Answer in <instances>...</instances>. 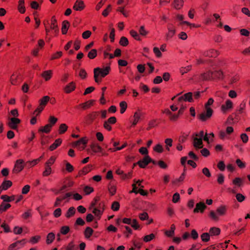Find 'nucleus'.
Wrapping results in <instances>:
<instances>
[{
	"label": "nucleus",
	"mask_w": 250,
	"mask_h": 250,
	"mask_svg": "<svg viewBox=\"0 0 250 250\" xmlns=\"http://www.w3.org/2000/svg\"><path fill=\"white\" fill-rule=\"evenodd\" d=\"M193 137V145L196 150L202 148L203 147V140L208 142L209 141L208 134L206 133L204 135V132L203 130L200 131L199 133H195Z\"/></svg>",
	"instance_id": "obj_1"
},
{
	"label": "nucleus",
	"mask_w": 250,
	"mask_h": 250,
	"mask_svg": "<svg viewBox=\"0 0 250 250\" xmlns=\"http://www.w3.org/2000/svg\"><path fill=\"white\" fill-rule=\"evenodd\" d=\"M214 100L212 98L208 99L207 103L205 104L206 111L199 115V118L202 121H205L208 119L210 118L213 113V110L209 106L212 104Z\"/></svg>",
	"instance_id": "obj_2"
},
{
	"label": "nucleus",
	"mask_w": 250,
	"mask_h": 250,
	"mask_svg": "<svg viewBox=\"0 0 250 250\" xmlns=\"http://www.w3.org/2000/svg\"><path fill=\"white\" fill-rule=\"evenodd\" d=\"M110 67L109 66L105 67L104 69H102L99 67H97L94 69V78L96 83H99V80L98 77L101 75L102 77H104L109 72Z\"/></svg>",
	"instance_id": "obj_3"
},
{
	"label": "nucleus",
	"mask_w": 250,
	"mask_h": 250,
	"mask_svg": "<svg viewBox=\"0 0 250 250\" xmlns=\"http://www.w3.org/2000/svg\"><path fill=\"white\" fill-rule=\"evenodd\" d=\"M24 167V162L22 159L17 160L15 164L14 167L12 172L15 173H18L21 171Z\"/></svg>",
	"instance_id": "obj_4"
},
{
	"label": "nucleus",
	"mask_w": 250,
	"mask_h": 250,
	"mask_svg": "<svg viewBox=\"0 0 250 250\" xmlns=\"http://www.w3.org/2000/svg\"><path fill=\"white\" fill-rule=\"evenodd\" d=\"M200 53L205 57L213 58L216 57L219 55L218 51L214 49H210L207 50H202Z\"/></svg>",
	"instance_id": "obj_5"
},
{
	"label": "nucleus",
	"mask_w": 250,
	"mask_h": 250,
	"mask_svg": "<svg viewBox=\"0 0 250 250\" xmlns=\"http://www.w3.org/2000/svg\"><path fill=\"white\" fill-rule=\"evenodd\" d=\"M7 125L12 129H17L18 125L21 123V120L17 118H9Z\"/></svg>",
	"instance_id": "obj_6"
},
{
	"label": "nucleus",
	"mask_w": 250,
	"mask_h": 250,
	"mask_svg": "<svg viewBox=\"0 0 250 250\" xmlns=\"http://www.w3.org/2000/svg\"><path fill=\"white\" fill-rule=\"evenodd\" d=\"M123 222L125 224L131 225L135 229H138L140 226L136 219L131 220L130 218H125L123 219Z\"/></svg>",
	"instance_id": "obj_7"
},
{
	"label": "nucleus",
	"mask_w": 250,
	"mask_h": 250,
	"mask_svg": "<svg viewBox=\"0 0 250 250\" xmlns=\"http://www.w3.org/2000/svg\"><path fill=\"white\" fill-rule=\"evenodd\" d=\"M25 239L17 241V242L11 244L9 247V250H16L22 247L25 243Z\"/></svg>",
	"instance_id": "obj_8"
},
{
	"label": "nucleus",
	"mask_w": 250,
	"mask_h": 250,
	"mask_svg": "<svg viewBox=\"0 0 250 250\" xmlns=\"http://www.w3.org/2000/svg\"><path fill=\"white\" fill-rule=\"evenodd\" d=\"M152 161V159L147 155L145 156L143 160L137 162V164L141 168H145Z\"/></svg>",
	"instance_id": "obj_9"
},
{
	"label": "nucleus",
	"mask_w": 250,
	"mask_h": 250,
	"mask_svg": "<svg viewBox=\"0 0 250 250\" xmlns=\"http://www.w3.org/2000/svg\"><path fill=\"white\" fill-rule=\"evenodd\" d=\"M183 100L188 101L189 102H192L193 100V93L188 92L185 94L183 96L180 97L178 98V101L181 102Z\"/></svg>",
	"instance_id": "obj_10"
},
{
	"label": "nucleus",
	"mask_w": 250,
	"mask_h": 250,
	"mask_svg": "<svg viewBox=\"0 0 250 250\" xmlns=\"http://www.w3.org/2000/svg\"><path fill=\"white\" fill-rule=\"evenodd\" d=\"M207 206L205 204L204 202H199L196 204V207L194 209L193 212L194 213H197L200 211L201 213H203L204 210L207 208Z\"/></svg>",
	"instance_id": "obj_11"
},
{
	"label": "nucleus",
	"mask_w": 250,
	"mask_h": 250,
	"mask_svg": "<svg viewBox=\"0 0 250 250\" xmlns=\"http://www.w3.org/2000/svg\"><path fill=\"white\" fill-rule=\"evenodd\" d=\"M213 71L209 70L206 73L201 74V78L203 80H213Z\"/></svg>",
	"instance_id": "obj_12"
},
{
	"label": "nucleus",
	"mask_w": 250,
	"mask_h": 250,
	"mask_svg": "<svg viewBox=\"0 0 250 250\" xmlns=\"http://www.w3.org/2000/svg\"><path fill=\"white\" fill-rule=\"evenodd\" d=\"M84 8V2L82 0H77L73 6V9L76 11H81Z\"/></svg>",
	"instance_id": "obj_13"
},
{
	"label": "nucleus",
	"mask_w": 250,
	"mask_h": 250,
	"mask_svg": "<svg viewBox=\"0 0 250 250\" xmlns=\"http://www.w3.org/2000/svg\"><path fill=\"white\" fill-rule=\"evenodd\" d=\"M143 113L141 111H137L134 113L133 115L134 120L132 123V125H136L139 120L141 119L142 116H143Z\"/></svg>",
	"instance_id": "obj_14"
},
{
	"label": "nucleus",
	"mask_w": 250,
	"mask_h": 250,
	"mask_svg": "<svg viewBox=\"0 0 250 250\" xmlns=\"http://www.w3.org/2000/svg\"><path fill=\"white\" fill-rule=\"evenodd\" d=\"M206 62L209 63L211 66H215L218 67H221L224 63L223 61L220 60L215 62H213L211 60H208Z\"/></svg>",
	"instance_id": "obj_15"
},
{
	"label": "nucleus",
	"mask_w": 250,
	"mask_h": 250,
	"mask_svg": "<svg viewBox=\"0 0 250 250\" xmlns=\"http://www.w3.org/2000/svg\"><path fill=\"white\" fill-rule=\"evenodd\" d=\"M50 28L52 30L54 31V33L56 34H57L59 32V28L57 24V20L55 19L54 17H53L51 19V24Z\"/></svg>",
	"instance_id": "obj_16"
},
{
	"label": "nucleus",
	"mask_w": 250,
	"mask_h": 250,
	"mask_svg": "<svg viewBox=\"0 0 250 250\" xmlns=\"http://www.w3.org/2000/svg\"><path fill=\"white\" fill-rule=\"evenodd\" d=\"M90 147L92 149V150H93V151L95 153L100 152L102 153V154L103 155H106V154L102 152V150H103L102 148L99 145H98L97 144H92L91 145Z\"/></svg>",
	"instance_id": "obj_17"
},
{
	"label": "nucleus",
	"mask_w": 250,
	"mask_h": 250,
	"mask_svg": "<svg viewBox=\"0 0 250 250\" xmlns=\"http://www.w3.org/2000/svg\"><path fill=\"white\" fill-rule=\"evenodd\" d=\"M75 87V83L71 82L65 86L64 91L66 93H69L74 90Z\"/></svg>",
	"instance_id": "obj_18"
},
{
	"label": "nucleus",
	"mask_w": 250,
	"mask_h": 250,
	"mask_svg": "<svg viewBox=\"0 0 250 250\" xmlns=\"http://www.w3.org/2000/svg\"><path fill=\"white\" fill-rule=\"evenodd\" d=\"M69 22L67 21H64L62 23V32L63 34H66L69 26Z\"/></svg>",
	"instance_id": "obj_19"
},
{
	"label": "nucleus",
	"mask_w": 250,
	"mask_h": 250,
	"mask_svg": "<svg viewBox=\"0 0 250 250\" xmlns=\"http://www.w3.org/2000/svg\"><path fill=\"white\" fill-rule=\"evenodd\" d=\"M62 142V140L61 139L56 140L55 142L50 146V150L51 151L54 150L61 144Z\"/></svg>",
	"instance_id": "obj_20"
},
{
	"label": "nucleus",
	"mask_w": 250,
	"mask_h": 250,
	"mask_svg": "<svg viewBox=\"0 0 250 250\" xmlns=\"http://www.w3.org/2000/svg\"><path fill=\"white\" fill-rule=\"evenodd\" d=\"M52 74V70H46L43 72L42 74V76L45 80V81H48L51 78Z\"/></svg>",
	"instance_id": "obj_21"
},
{
	"label": "nucleus",
	"mask_w": 250,
	"mask_h": 250,
	"mask_svg": "<svg viewBox=\"0 0 250 250\" xmlns=\"http://www.w3.org/2000/svg\"><path fill=\"white\" fill-rule=\"evenodd\" d=\"M213 72V80H221L223 78V73L221 70H215Z\"/></svg>",
	"instance_id": "obj_22"
},
{
	"label": "nucleus",
	"mask_w": 250,
	"mask_h": 250,
	"mask_svg": "<svg viewBox=\"0 0 250 250\" xmlns=\"http://www.w3.org/2000/svg\"><path fill=\"white\" fill-rule=\"evenodd\" d=\"M24 0H19V5H18V10L19 12L23 14L25 11V8L24 7Z\"/></svg>",
	"instance_id": "obj_23"
},
{
	"label": "nucleus",
	"mask_w": 250,
	"mask_h": 250,
	"mask_svg": "<svg viewBox=\"0 0 250 250\" xmlns=\"http://www.w3.org/2000/svg\"><path fill=\"white\" fill-rule=\"evenodd\" d=\"M50 97L48 96H45L40 100V105L44 107L47 102L49 101Z\"/></svg>",
	"instance_id": "obj_24"
},
{
	"label": "nucleus",
	"mask_w": 250,
	"mask_h": 250,
	"mask_svg": "<svg viewBox=\"0 0 250 250\" xmlns=\"http://www.w3.org/2000/svg\"><path fill=\"white\" fill-rule=\"evenodd\" d=\"M91 167L92 166L91 165H87V166L84 167L82 170L79 171V175L80 176L87 174L88 172L91 171Z\"/></svg>",
	"instance_id": "obj_25"
},
{
	"label": "nucleus",
	"mask_w": 250,
	"mask_h": 250,
	"mask_svg": "<svg viewBox=\"0 0 250 250\" xmlns=\"http://www.w3.org/2000/svg\"><path fill=\"white\" fill-rule=\"evenodd\" d=\"M52 127V125L47 124L43 127H41L39 129V131L42 133H48L50 131V128Z\"/></svg>",
	"instance_id": "obj_26"
},
{
	"label": "nucleus",
	"mask_w": 250,
	"mask_h": 250,
	"mask_svg": "<svg viewBox=\"0 0 250 250\" xmlns=\"http://www.w3.org/2000/svg\"><path fill=\"white\" fill-rule=\"evenodd\" d=\"M12 185V183L9 180L4 181L0 186L3 190H6Z\"/></svg>",
	"instance_id": "obj_27"
},
{
	"label": "nucleus",
	"mask_w": 250,
	"mask_h": 250,
	"mask_svg": "<svg viewBox=\"0 0 250 250\" xmlns=\"http://www.w3.org/2000/svg\"><path fill=\"white\" fill-rule=\"evenodd\" d=\"M220 231V229L216 227L211 228L209 229V233L211 235H218Z\"/></svg>",
	"instance_id": "obj_28"
},
{
	"label": "nucleus",
	"mask_w": 250,
	"mask_h": 250,
	"mask_svg": "<svg viewBox=\"0 0 250 250\" xmlns=\"http://www.w3.org/2000/svg\"><path fill=\"white\" fill-rule=\"evenodd\" d=\"M99 115L98 112L94 111L91 113L88 114V117L89 118L90 123L94 122Z\"/></svg>",
	"instance_id": "obj_29"
},
{
	"label": "nucleus",
	"mask_w": 250,
	"mask_h": 250,
	"mask_svg": "<svg viewBox=\"0 0 250 250\" xmlns=\"http://www.w3.org/2000/svg\"><path fill=\"white\" fill-rule=\"evenodd\" d=\"M75 212H76L75 208L73 207H70L68 209V210L65 214V216L67 218H70L71 216H72L73 215H74L75 214Z\"/></svg>",
	"instance_id": "obj_30"
},
{
	"label": "nucleus",
	"mask_w": 250,
	"mask_h": 250,
	"mask_svg": "<svg viewBox=\"0 0 250 250\" xmlns=\"http://www.w3.org/2000/svg\"><path fill=\"white\" fill-rule=\"evenodd\" d=\"M1 199L3 200L4 202H10L15 200V196L12 195L11 196H8L7 195H3L1 196Z\"/></svg>",
	"instance_id": "obj_31"
},
{
	"label": "nucleus",
	"mask_w": 250,
	"mask_h": 250,
	"mask_svg": "<svg viewBox=\"0 0 250 250\" xmlns=\"http://www.w3.org/2000/svg\"><path fill=\"white\" fill-rule=\"evenodd\" d=\"M175 229V226H174V225L172 224L171 226L170 230H167L165 232L166 235H167L168 237H172L174 234Z\"/></svg>",
	"instance_id": "obj_32"
},
{
	"label": "nucleus",
	"mask_w": 250,
	"mask_h": 250,
	"mask_svg": "<svg viewBox=\"0 0 250 250\" xmlns=\"http://www.w3.org/2000/svg\"><path fill=\"white\" fill-rule=\"evenodd\" d=\"M55 239V234L53 232L48 234L46 238V243L47 244L51 243Z\"/></svg>",
	"instance_id": "obj_33"
},
{
	"label": "nucleus",
	"mask_w": 250,
	"mask_h": 250,
	"mask_svg": "<svg viewBox=\"0 0 250 250\" xmlns=\"http://www.w3.org/2000/svg\"><path fill=\"white\" fill-rule=\"evenodd\" d=\"M183 0H174V6L177 9H180L183 6Z\"/></svg>",
	"instance_id": "obj_34"
},
{
	"label": "nucleus",
	"mask_w": 250,
	"mask_h": 250,
	"mask_svg": "<svg viewBox=\"0 0 250 250\" xmlns=\"http://www.w3.org/2000/svg\"><path fill=\"white\" fill-rule=\"evenodd\" d=\"M93 229L90 227H87L84 231V235L86 238H89L92 234Z\"/></svg>",
	"instance_id": "obj_35"
},
{
	"label": "nucleus",
	"mask_w": 250,
	"mask_h": 250,
	"mask_svg": "<svg viewBox=\"0 0 250 250\" xmlns=\"http://www.w3.org/2000/svg\"><path fill=\"white\" fill-rule=\"evenodd\" d=\"M168 32L167 35V39H168L169 38H172L175 33V30L174 29H172L169 26L167 27Z\"/></svg>",
	"instance_id": "obj_36"
},
{
	"label": "nucleus",
	"mask_w": 250,
	"mask_h": 250,
	"mask_svg": "<svg viewBox=\"0 0 250 250\" xmlns=\"http://www.w3.org/2000/svg\"><path fill=\"white\" fill-rule=\"evenodd\" d=\"M97 54V51L96 49H93L91 50L88 53V57L90 59L95 58Z\"/></svg>",
	"instance_id": "obj_37"
},
{
	"label": "nucleus",
	"mask_w": 250,
	"mask_h": 250,
	"mask_svg": "<svg viewBox=\"0 0 250 250\" xmlns=\"http://www.w3.org/2000/svg\"><path fill=\"white\" fill-rule=\"evenodd\" d=\"M201 238L203 242H208L210 240V234L209 233L205 232L201 235Z\"/></svg>",
	"instance_id": "obj_38"
},
{
	"label": "nucleus",
	"mask_w": 250,
	"mask_h": 250,
	"mask_svg": "<svg viewBox=\"0 0 250 250\" xmlns=\"http://www.w3.org/2000/svg\"><path fill=\"white\" fill-rule=\"evenodd\" d=\"M120 112L121 114H123L127 108V104L125 101H122L120 103Z\"/></svg>",
	"instance_id": "obj_39"
},
{
	"label": "nucleus",
	"mask_w": 250,
	"mask_h": 250,
	"mask_svg": "<svg viewBox=\"0 0 250 250\" xmlns=\"http://www.w3.org/2000/svg\"><path fill=\"white\" fill-rule=\"evenodd\" d=\"M11 207L10 204H5L2 202L0 205V212L5 211Z\"/></svg>",
	"instance_id": "obj_40"
},
{
	"label": "nucleus",
	"mask_w": 250,
	"mask_h": 250,
	"mask_svg": "<svg viewBox=\"0 0 250 250\" xmlns=\"http://www.w3.org/2000/svg\"><path fill=\"white\" fill-rule=\"evenodd\" d=\"M68 126L65 124H62L60 125L59 129V134H63L64 133L67 129Z\"/></svg>",
	"instance_id": "obj_41"
},
{
	"label": "nucleus",
	"mask_w": 250,
	"mask_h": 250,
	"mask_svg": "<svg viewBox=\"0 0 250 250\" xmlns=\"http://www.w3.org/2000/svg\"><path fill=\"white\" fill-rule=\"evenodd\" d=\"M93 102V101L92 100L88 101L84 103L80 104V106H81L83 109H85L90 107L92 104Z\"/></svg>",
	"instance_id": "obj_42"
},
{
	"label": "nucleus",
	"mask_w": 250,
	"mask_h": 250,
	"mask_svg": "<svg viewBox=\"0 0 250 250\" xmlns=\"http://www.w3.org/2000/svg\"><path fill=\"white\" fill-rule=\"evenodd\" d=\"M119 43L121 45L123 46H126L128 44V41L127 39L125 37H122L120 39Z\"/></svg>",
	"instance_id": "obj_43"
},
{
	"label": "nucleus",
	"mask_w": 250,
	"mask_h": 250,
	"mask_svg": "<svg viewBox=\"0 0 250 250\" xmlns=\"http://www.w3.org/2000/svg\"><path fill=\"white\" fill-rule=\"evenodd\" d=\"M243 180L239 177L235 178L232 181V183L235 186L240 187L243 184Z\"/></svg>",
	"instance_id": "obj_44"
},
{
	"label": "nucleus",
	"mask_w": 250,
	"mask_h": 250,
	"mask_svg": "<svg viewBox=\"0 0 250 250\" xmlns=\"http://www.w3.org/2000/svg\"><path fill=\"white\" fill-rule=\"evenodd\" d=\"M226 105H222V108L223 110L227 109H229V108H232V103L231 102V101L230 100H228L226 101Z\"/></svg>",
	"instance_id": "obj_45"
},
{
	"label": "nucleus",
	"mask_w": 250,
	"mask_h": 250,
	"mask_svg": "<svg viewBox=\"0 0 250 250\" xmlns=\"http://www.w3.org/2000/svg\"><path fill=\"white\" fill-rule=\"evenodd\" d=\"M87 143V140L84 138H82L74 143L75 146H80L81 144L85 145Z\"/></svg>",
	"instance_id": "obj_46"
},
{
	"label": "nucleus",
	"mask_w": 250,
	"mask_h": 250,
	"mask_svg": "<svg viewBox=\"0 0 250 250\" xmlns=\"http://www.w3.org/2000/svg\"><path fill=\"white\" fill-rule=\"evenodd\" d=\"M40 161V159H35L31 161H28L26 163V165L28 167H33V166L36 165Z\"/></svg>",
	"instance_id": "obj_47"
},
{
	"label": "nucleus",
	"mask_w": 250,
	"mask_h": 250,
	"mask_svg": "<svg viewBox=\"0 0 250 250\" xmlns=\"http://www.w3.org/2000/svg\"><path fill=\"white\" fill-rule=\"evenodd\" d=\"M130 34L131 35V36L133 37L135 40H138V41H140L141 40V38L140 37H139V34H138V33L137 32H136L134 30H130Z\"/></svg>",
	"instance_id": "obj_48"
},
{
	"label": "nucleus",
	"mask_w": 250,
	"mask_h": 250,
	"mask_svg": "<svg viewBox=\"0 0 250 250\" xmlns=\"http://www.w3.org/2000/svg\"><path fill=\"white\" fill-rule=\"evenodd\" d=\"M70 230L69 227L67 226H64L61 228V233L63 235L66 234Z\"/></svg>",
	"instance_id": "obj_49"
},
{
	"label": "nucleus",
	"mask_w": 250,
	"mask_h": 250,
	"mask_svg": "<svg viewBox=\"0 0 250 250\" xmlns=\"http://www.w3.org/2000/svg\"><path fill=\"white\" fill-rule=\"evenodd\" d=\"M45 169L43 172V175L44 176H47L51 173V168L50 166L45 165Z\"/></svg>",
	"instance_id": "obj_50"
},
{
	"label": "nucleus",
	"mask_w": 250,
	"mask_h": 250,
	"mask_svg": "<svg viewBox=\"0 0 250 250\" xmlns=\"http://www.w3.org/2000/svg\"><path fill=\"white\" fill-rule=\"evenodd\" d=\"M226 208L224 206H221L217 208L216 211L220 215H224L226 212Z\"/></svg>",
	"instance_id": "obj_51"
},
{
	"label": "nucleus",
	"mask_w": 250,
	"mask_h": 250,
	"mask_svg": "<svg viewBox=\"0 0 250 250\" xmlns=\"http://www.w3.org/2000/svg\"><path fill=\"white\" fill-rule=\"evenodd\" d=\"M119 203L117 201L113 202L111 206V209L114 211H117L119 209Z\"/></svg>",
	"instance_id": "obj_52"
},
{
	"label": "nucleus",
	"mask_w": 250,
	"mask_h": 250,
	"mask_svg": "<svg viewBox=\"0 0 250 250\" xmlns=\"http://www.w3.org/2000/svg\"><path fill=\"white\" fill-rule=\"evenodd\" d=\"M155 237V235L153 233H151L149 235H147L145 236L143 240L145 242H148L152 240Z\"/></svg>",
	"instance_id": "obj_53"
},
{
	"label": "nucleus",
	"mask_w": 250,
	"mask_h": 250,
	"mask_svg": "<svg viewBox=\"0 0 250 250\" xmlns=\"http://www.w3.org/2000/svg\"><path fill=\"white\" fill-rule=\"evenodd\" d=\"M66 250H77V247L74 244L73 242H70L66 247Z\"/></svg>",
	"instance_id": "obj_54"
},
{
	"label": "nucleus",
	"mask_w": 250,
	"mask_h": 250,
	"mask_svg": "<svg viewBox=\"0 0 250 250\" xmlns=\"http://www.w3.org/2000/svg\"><path fill=\"white\" fill-rule=\"evenodd\" d=\"M93 210L92 212L97 216H101L103 213V211L98 208H93Z\"/></svg>",
	"instance_id": "obj_55"
},
{
	"label": "nucleus",
	"mask_w": 250,
	"mask_h": 250,
	"mask_svg": "<svg viewBox=\"0 0 250 250\" xmlns=\"http://www.w3.org/2000/svg\"><path fill=\"white\" fill-rule=\"evenodd\" d=\"M165 143L167 146V149L169 150V147H170L172 145V140L170 138H167L165 140Z\"/></svg>",
	"instance_id": "obj_56"
},
{
	"label": "nucleus",
	"mask_w": 250,
	"mask_h": 250,
	"mask_svg": "<svg viewBox=\"0 0 250 250\" xmlns=\"http://www.w3.org/2000/svg\"><path fill=\"white\" fill-rule=\"evenodd\" d=\"M224 176L222 173H219L217 175V182L219 184H222L224 182Z\"/></svg>",
	"instance_id": "obj_57"
},
{
	"label": "nucleus",
	"mask_w": 250,
	"mask_h": 250,
	"mask_svg": "<svg viewBox=\"0 0 250 250\" xmlns=\"http://www.w3.org/2000/svg\"><path fill=\"white\" fill-rule=\"evenodd\" d=\"M58 119L54 116H50L49 119V125H52V126L56 124L57 122Z\"/></svg>",
	"instance_id": "obj_58"
},
{
	"label": "nucleus",
	"mask_w": 250,
	"mask_h": 250,
	"mask_svg": "<svg viewBox=\"0 0 250 250\" xmlns=\"http://www.w3.org/2000/svg\"><path fill=\"white\" fill-rule=\"evenodd\" d=\"M191 65H188L185 67H182L180 69V72L182 75H183L189 71L191 69Z\"/></svg>",
	"instance_id": "obj_59"
},
{
	"label": "nucleus",
	"mask_w": 250,
	"mask_h": 250,
	"mask_svg": "<svg viewBox=\"0 0 250 250\" xmlns=\"http://www.w3.org/2000/svg\"><path fill=\"white\" fill-rule=\"evenodd\" d=\"M153 149H154V151H155L157 152H159V153H161L163 151V148L162 146L160 144L157 145L154 147Z\"/></svg>",
	"instance_id": "obj_60"
},
{
	"label": "nucleus",
	"mask_w": 250,
	"mask_h": 250,
	"mask_svg": "<svg viewBox=\"0 0 250 250\" xmlns=\"http://www.w3.org/2000/svg\"><path fill=\"white\" fill-rule=\"evenodd\" d=\"M202 173L207 177H210L211 176V173L208 168L207 167H204L202 169Z\"/></svg>",
	"instance_id": "obj_61"
},
{
	"label": "nucleus",
	"mask_w": 250,
	"mask_h": 250,
	"mask_svg": "<svg viewBox=\"0 0 250 250\" xmlns=\"http://www.w3.org/2000/svg\"><path fill=\"white\" fill-rule=\"evenodd\" d=\"M236 198L237 200L239 202H243L245 199V197L244 195H243L242 194H240V193L236 194Z\"/></svg>",
	"instance_id": "obj_62"
},
{
	"label": "nucleus",
	"mask_w": 250,
	"mask_h": 250,
	"mask_svg": "<svg viewBox=\"0 0 250 250\" xmlns=\"http://www.w3.org/2000/svg\"><path fill=\"white\" fill-rule=\"evenodd\" d=\"M180 200V195L176 192L173 195L172 202L174 203H177Z\"/></svg>",
	"instance_id": "obj_63"
},
{
	"label": "nucleus",
	"mask_w": 250,
	"mask_h": 250,
	"mask_svg": "<svg viewBox=\"0 0 250 250\" xmlns=\"http://www.w3.org/2000/svg\"><path fill=\"white\" fill-rule=\"evenodd\" d=\"M139 218L141 220H145L148 218V215L147 213L145 212L140 214Z\"/></svg>",
	"instance_id": "obj_64"
}]
</instances>
